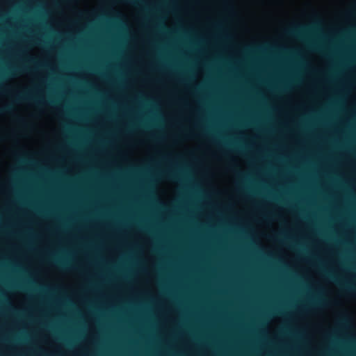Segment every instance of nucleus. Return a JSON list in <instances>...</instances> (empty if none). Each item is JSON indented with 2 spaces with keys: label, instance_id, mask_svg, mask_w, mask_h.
<instances>
[{
  "label": "nucleus",
  "instance_id": "nucleus-6",
  "mask_svg": "<svg viewBox=\"0 0 356 356\" xmlns=\"http://www.w3.org/2000/svg\"><path fill=\"white\" fill-rule=\"evenodd\" d=\"M57 263L62 267H65L66 265L65 263L62 262V261H58Z\"/></svg>",
  "mask_w": 356,
  "mask_h": 356
},
{
  "label": "nucleus",
  "instance_id": "nucleus-10",
  "mask_svg": "<svg viewBox=\"0 0 356 356\" xmlns=\"http://www.w3.org/2000/svg\"><path fill=\"white\" fill-rule=\"evenodd\" d=\"M127 1H129V2H135V0H126Z\"/></svg>",
  "mask_w": 356,
  "mask_h": 356
},
{
  "label": "nucleus",
  "instance_id": "nucleus-5",
  "mask_svg": "<svg viewBox=\"0 0 356 356\" xmlns=\"http://www.w3.org/2000/svg\"><path fill=\"white\" fill-rule=\"evenodd\" d=\"M168 178H170L172 179L177 178V176L175 174H173V173L168 174Z\"/></svg>",
  "mask_w": 356,
  "mask_h": 356
},
{
  "label": "nucleus",
  "instance_id": "nucleus-7",
  "mask_svg": "<svg viewBox=\"0 0 356 356\" xmlns=\"http://www.w3.org/2000/svg\"><path fill=\"white\" fill-rule=\"evenodd\" d=\"M328 276L332 279L334 280L336 282H339L338 280L333 275L328 274Z\"/></svg>",
  "mask_w": 356,
  "mask_h": 356
},
{
  "label": "nucleus",
  "instance_id": "nucleus-2",
  "mask_svg": "<svg viewBox=\"0 0 356 356\" xmlns=\"http://www.w3.org/2000/svg\"><path fill=\"white\" fill-rule=\"evenodd\" d=\"M13 110L11 105H6L0 109V113H10Z\"/></svg>",
  "mask_w": 356,
  "mask_h": 356
},
{
  "label": "nucleus",
  "instance_id": "nucleus-1",
  "mask_svg": "<svg viewBox=\"0 0 356 356\" xmlns=\"http://www.w3.org/2000/svg\"><path fill=\"white\" fill-rule=\"evenodd\" d=\"M17 101H34L35 103H40L38 99L33 98L27 93L19 94L16 97Z\"/></svg>",
  "mask_w": 356,
  "mask_h": 356
},
{
  "label": "nucleus",
  "instance_id": "nucleus-4",
  "mask_svg": "<svg viewBox=\"0 0 356 356\" xmlns=\"http://www.w3.org/2000/svg\"><path fill=\"white\" fill-rule=\"evenodd\" d=\"M347 318L346 317H343L341 318V319L340 320V323L342 325H344L347 323Z\"/></svg>",
  "mask_w": 356,
  "mask_h": 356
},
{
  "label": "nucleus",
  "instance_id": "nucleus-11",
  "mask_svg": "<svg viewBox=\"0 0 356 356\" xmlns=\"http://www.w3.org/2000/svg\"><path fill=\"white\" fill-rule=\"evenodd\" d=\"M19 121L21 122H24V120L22 118H19Z\"/></svg>",
  "mask_w": 356,
  "mask_h": 356
},
{
  "label": "nucleus",
  "instance_id": "nucleus-3",
  "mask_svg": "<svg viewBox=\"0 0 356 356\" xmlns=\"http://www.w3.org/2000/svg\"><path fill=\"white\" fill-rule=\"evenodd\" d=\"M343 288L347 291H353L356 292V287H353L349 284H343Z\"/></svg>",
  "mask_w": 356,
  "mask_h": 356
},
{
  "label": "nucleus",
  "instance_id": "nucleus-9",
  "mask_svg": "<svg viewBox=\"0 0 356 356\" xmlns=\"http://www.w3.org/2000/svg\"><path fill=\"white\" fill-rule=\"evenodd\" d=\"M289 33H291V34H295V33H296V31H295L293 30H291V31H289Z\"/></svg>",
  "mask_w": 356,
  "mask_h": 356
},
{
  "label": "nucleus",
  "instance_id": "nucleus-8",
  "mask_svg": "<svg viewBox=\"0 0 356 356\" xmlns=\"http://www.w3.org/2000/svg\"><path fill=\"white\" fill-rule=\"evenodd\" d=\"M29 62H31V63H33L34 64H37V63H36L35 60V59H33V58L30 59V60H29Z\"/></svg>",
  "mask_w": 356,
  "mask_h": 356
}]
</instances>
